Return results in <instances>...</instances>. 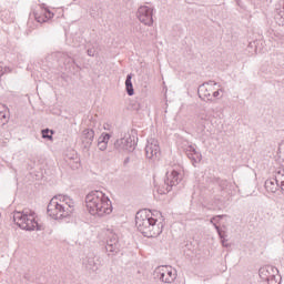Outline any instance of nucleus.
<instances>
[{
	"label": "nucleus",
	"instance_id": "nucleus-1",
	"mask_svg": "<svg viewBox=\"0 0 284 284\" xmlns=\"http://www.w3.org/2000/svg\"><path fill=\"white\" fill-rule=\"evenodd\" d=\"M87 210L92 216L112 214V201L101 191H91L85 196Z\"/></svg>",
	"mask_w": 284,
	"mask_h": 284
},
{
	"label": "nucleus",
	"instance_id": "nucleus-2",
	"mask_svg": "<svg viewBox=\"0 0 284 284\" xmlns=\"http://www.w3.org/2000/svg\"><path fill=\"white\" fill-rule=\"evenodd\" d=\"M156 219L152 217V212L148 210L139 211L135 215V225L146 239H153L161 235L163 229L156 224Z\"/></svg>",
	"mask_w": 284,
	"mask_h": 284
},
{
	"label": "nucleus",
	"instance_id": "nucleus-3",
	"mask_svg": "<svg viewBox=\"0 0 284 284\" xmlns=\"http://www.w3.org/2000/svg\"><path fill=\"white\" fill-rule=\"evenodd\" d=\"M13 221L20 230H26L27 232H33V230H41L39 222H37V213L30 209H24L23 211L14 212Z\"/></svg>",
	"mask_w": 284,
	"mask_h": 284
},
{
	"label": "nucleus",
	"instance_id": "nucleus-4",
	"mask_svg": "<svg viewBox=\"0 0 284 284\" xmlns=\"http://www.w3.org/2000/svg\"><path fill=\"white\" fill-rule=\"evenodd\" d=\"M58 197H52L47 206V214L59 221V219H68L70 216V209H65V204L59 203Z\"/></svg>",
	"mask_w": 284,
	"mask_h": 284
},
{
	"label": "nucleus",
	"instance_id": "nucleus-5",
	"mask_svg": "<svg viewBox=\"0 0 284 284\" xmlns=\"http://www.w3.org/2000/svg\"><path fill=\"white\" fill-rule=\"evenodd\" d=\"M154 278L161 283L172 284L176 281V271L172 266H158L153 273Z\"/></svg>",
	"mask_w": 284,
	"mask_h": 284
},
{
	"label": "nucleus",
	"instance_id": "nucleus-6",
	"mask_svg": "<svg viewBox=\"0 0 284 284\" xmlns=\"http://www.w3.org/2000/svg\"><path fill=\"white\" fill-rule=\"evenodd\" d=\"M181 183V178H179V172L173 170L171 173L166 172V179L164 180L163 184L158 187V192L160 194H168L172 192V189L175 187V185H179Z\"/></svg>",
	"mask_w": 284,
	"mask_h": 284
},
{
	"label": "nucleus",
	"instance_id": "nucleus-7",
	"mask_svg": "<svg viewBox=\"0 0 284 284\" xmlns=\"http://www.w3.org/2000/svg\"><path fill=\"white\" fill-rule=\"evenodd\" d=\"M106 236V245L105 250L106 252H111L112 254H118L121 250V244L119 243V235L114 233L113 230H106L105 233Z\"/></svg>",
	"mask_w": 284,
	"mask_h": 284
},
{
	"label": "nucleus",
	"instance_id": "nucleus-8",
	"mask_svg": "<svg viewBox=\"0 0 284 284\" xmlns=\"http://www.w3.org/2000/svg\"><path fill=\"white\" fill-rule=\"evenodd\" d=\"M153 12L154 9L148 6H142L138 9L136 17L141 23L150 27L154 23Z\"/></svg>",
	"mask_w": 284,
	"mask_h": 284
},
{
	"label": "nucleus",
	"instance_id": "nucleus-9",
	"mask_svg": "<svg viewBox=\"0 0 284 284\" xmlns=\"http://www.w3.org/2000/svg\"><path fill=\"white\" fill-rule=\"evenodd\" d=\"M134 148H136V142L134 138L130 135L114 142V149L118 150V152H134Z\"/></svg>",
	"mask_w": 284,
	"mask_h": 284
},
{
	"label": "nucleus",
	"instance_id": "nucleus-10",
	"mask_svg": "<svg viewBox=\"0 0 284 284\" xmlns=\"http://www.w3.org/2000/svg\"><path fill=\"white\" fill-rule=\"evenodd\" d=\"M214 85H219L215 81L211 80L202 83L197 89V94L202 101H212V93L214 92Z\"/></svg>",
	"mask_w": 284,
	"mask_h": 284
},
{
	"label": "nucleus",
	"instance_id": "nucleus-11",
	"mask_svg": "<svg viewBox=\"0 0 284 284\" xmlns=\"http://www.w3.org/2000/svg\"><path fill=\"white\" fill-rule=\"evenodd\" d=\"M145 154L148 159H159L161 156V146L159 140L150 138L145 145Z\"/></svg>",
	"mask_w": 284,
	"mask_h": 284
},
{
	"label": "nucleus",
	"instance_id": "nucleus-12",
	"mask_svg": "<svg viewBox=\"0 0 284 284\" xmlns=\"http://www.w3.org/2000/svg\"><path fill=\"white\" fill-rule=\"evenodd\" d=\"M185 152H186V156L192 161V164L194 165V168H196V163H201V160L203 159L201 153H199L197 150L192 145H189L185 149Z\"/></svg>",
	"mask_w": 284,
	"mask_h": 284
},
{
	"label": "nucleus",
	"instance_id": "nucleus-13",
	"mask_svg": "<svg viewBox=\"0 0 284 284\" xmlns=\"http://www.w3.org/2000/svg\"><path fill=\"white\" fill-rule=\"evenodd\" d=\"M278 270L273 266H263L258 270L260 278L267 281L273 274H276Z\"/></svg>",
	"mask_w": 284,
	"mask_h": 284
},
{
	"label": "nucleus",
	"instance_id": "nucleus-14",
	"mask_svg": "<svg viewBox=\"0 0 284 284\" xmlns=\"http://www.w3.org/2000/svg\"><path fill=\"white\" fill-rule=\"evenodd\" d=\"M92 141H94V130L85 129L82 132V143H84V148L89 149L92 145Z\"/></svg>",
	"mask_w": 284,
	"mask_h": 284
},
{
	"label": "nucleus",
	"instance_id": "nucleus-15",
	"mask_svg": "<svg viewBox=\"0 0 284 284\" xmlns=\"http://www.w3.org/2000/svg\"><path fill=\"white\" fill-rule=\"evenodd\" d=\"M111 138H112V135H110V133H102L99 136L98 148H99V150H101V152H105V150H108V142L110 141Z\"/></svg>",
	"mask_w": 284,
	"mask_h": 284
},
{
	"label": "nucleus",
	"instance_id": "nucleus-16",
	"mask_svg": "<svg viewBox=\"0 0 284 284\" xmlns=\"http://www.w3.org/2000/svg\"><path fill=\"white\" fill-rule=\"evenodd\" d=\"M34 19L38 23H45L49 19H52L54 17V13H52L50 10L48 11H42V13H37L34 12Z\"/></svg>",
	"mask_w": 284,
	"mask_h": 284
},
{
	"label": "nucleus",
	"instance_id": "nucleus-17",
	"mask_svg": "<svg viewBox=\"0 0 284 284\" xmlns=\"http://www.w3.org/2000/svg\"><path fill=\"white\" fill-rule=\"evenodd\" d=\"M264 187L267 192H272L273 194L276 193L278 191V181L277 179L273 178L270 180H266L264 183Z\"/></svg>",
	"mask_w": 284,
	"mask_h": 284
},
{
	"label": "nucleus",
	"instance_id": "nucleus-18",
	"mask_svg": "<svg viewBox=\"0 0 284 284\" xmlns=\"http://www.w3.org/2000/svg\"><path fill=\"white\" fill-rule=\"evenodd\" d=\"M83 265L89 270L90 272H97L99 270V264L97 260L93 256H89L83 261Z\"/></svg>",
	"mask_w": 284,
	"mask_h": 284
},
{
	"label": "nucleus",
	"instance_id": "nucleus-19",
	"mask_svg": "<svg viewBox=\"0 0 284 284\" xmlns=\"http://www.w3.org/2000/svg\"><path fill=\"white\" fill-rule=\"evenodd\" d=\"M59 199H62L65 210H70V214H72V212H74V201L67 195H59Z\"/></svg>",
	"mask_w": 284,
	"mask_h": 284
},
{
	"label": "nucleus",
	"instance_id": "nucleus-20",
	"mask_svg": "<svg viewBox=\"0 0 284 284\" xmlns=\"http://www.w3.org/2000/svg\"><path fill=\"white\" fill-rule=\"evenodd\" d=\"M125 90L129 97H134V87L132 84V73L126 75Z\"/></svg>",
	"mask_w": 284,
	"mask_h": 284
},
{
	"label": "nucleus",
	"instance_id": "nucleus-21",
	"mask_svg": "<svg viewBox=\"0 0 284 284\" xmlns=\"http://www.w3.org/2000/svg\"><path fill=\"white\" fill-rule=\"evenodd\" d=\"M219 219H223V215H216V216H213L211 220H210V223L215 227V230L217 231L219 233V236L220 239L222 240V244L225 245V237L223 236V233L221 232V227H219V225H216L214 223V221H219Z\"/></svg>",
	"mask_w": 284,
	"mask_h": 284
},
{
	"label": "nucleus",
	"instance_id": "nucleus-22",
	"mask_svg": "<svg viewBox=\"0 0 284 284\" xmlns=\"http://www.w3.org/2000/svg\"><path fill=\"white\" fill-rule=\"evenodd\" d=\"M42 139H47L48 141H52V134H54L53 130L50 129H43L41 131Z\"/></svg>",
	"mask_w": 284,
	"mask_h": 284
},
{
	"label": "nucleus",
	"instance_id": "nucleus-23",
	"mask_svg": "<svg viewBox=\"0 0 284 284\" xmlns=\"http://www.w3.org/2000/svg\"><path fill=\"white\" fill-rule=\"evenodd\" d=\"M268 284H281V275H275L274 273L270 278L266 280Z\"/></svg>",
	"mask_w": 284,
	"mask_h": 284
},
{
	"label": "nucleus",
	"instance_id": "nucleus-24",
	"mask_svg": "<svg viewBox=\"0 0 284 284\" xmlns=\"http://www.w3.org/2000/svg\"><path fill=\"white\" fill-rule=\"evenodd\" d=\"M0 123H2V125H6V123H8V114H6V112L0 111Z\"/></svg>",
	"mask_w": 284,
	"mask_h": 284
},
{
	"label": "nucleus",
	"instance_id": "nucleus-25",
	"mask_svg": "<svg viewBox=\"0 0 284 284\" xmlns=\"http://www.w3.org/2000/svg\"><path fill=\"white\" fill-rule=\"evenodd\" d=\"M88 57H94L97 54V50L94 48H90L87 51Z\"/></svg>",
	"mask_w": 284,
	"mask_h": 284
},
{
	"label": "nucleus",
	"instance_id": "nucleus-26",
	"mask_svg": "<svg viewBox=\"0 0 284 284\" xmlns=\"http://www.w3.org/2000/svg\"><path fill=\"white\" fill-rule=\"evenodd\" d=\"M221 92H223V89H220L217 91H213L211 97L212 98L214 97V99H217V97H221Z\"/></svg>",
	"mask_w": 284,
	"mask_h": 284
},
{
	"label": "nucleus",
	"instance_id": "nucleus-27",
	"mask_svg": "<svg viewBox=\"0 0 284 284\" xmlns=\"http://www.w3.org/2000/svg\"><path fill=\"white\" fill-rule=\"evenodd\" d=\"M2 72H3V74H8V73H10V72H12V69L10 68V67H2Z\"/></svg>",
	"mask_w": 284,
	"mask_h": 284
},
{
	"label": "nucleus",
	"instance_id": "nucleus-28",
	"mask_svg": "<svg viewBox=\"0 0 284 284\" xmlns=\"http://www.w3.org/2000/svg\"><path fill=\"white\" fill-rule=\"evenodd\" d=\"M53 199H57L58 203H61L62 205L64 204L63 203V197H59V195H55V196H53Z\"/></svg>",
	"mask_w": 284,
	"mask_h": 284
},
{
	"label": "nucleus",
	"instance_id": "nucleus-29",
	"mask_svg": "<svg viewBox=\"0 0 284 284\" xmlns=\"http://www.w3.org/2000/svg\"><path fill=\"white\" fill-rule=\"evenodd\" d=\"M1 77H3V67L2 65H0V79H1Z\"/></svg>",
	"mask_w": 284,
	"mask_h": 284
},
{
	"label": "nucleus",
	"instance_id": "nucleus-30",
	"mask_svg": "<svg viewBox=\"0 0 284 284\" xmlns=\"http://www.w3.org/2000/svg\"><path fill=\"white\" fill-rule=\"evenodd\" d=\"M130 163V158L124 159V165H128Z\"/></svg>",
	"mask_w": 284,
	"mask_h": 284
},
{
	"label": "nucleus",
	"instance_id": "nucleus-31",
	"mask_svg": "<svg viewBox=\"0 0 284 284\" xmlns=\"http://www.w3.org/2000/svg\"><path fill=\"white\" fill-rule=\"evenodd\" d=\"M283 172H284V169L282 171H278L277 174H283Z\"/></svg>",
	"mask_w": 284,
	"mask_h": 284
}]
</instances>
